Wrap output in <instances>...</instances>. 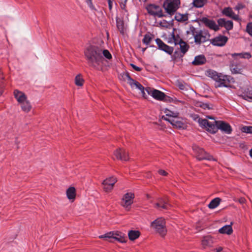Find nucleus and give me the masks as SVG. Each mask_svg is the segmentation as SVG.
I'll return each mask as SVG.
<instances>
[{
  "mask_svg": "<svg viewBox=\"0 0 252 252\" xmlns=\"http://www.w3.org/2000/svg\"><path fill=\"white\" fill-rule=\"evenodd\" d=\"M117 27L119 29H120V27L121 26H122V23H120L118 20H117Z\"/></svg>",
  "mask_w": 252,
  "mask_h": 252,
  "instance_id": "obj_56",
  "label": "nucleus"
},
{
  "mask_svg": "<svg viewBox=\"0 0 252 252\" xmlns=\"http://www.w3.org/2000/svg\"><path fill=\"white\" fill-rule=\"evenodd\" d=\"M109 6V9L110 10L112 9V1L111 0H107Z\"/></svg>",
  "mask_w": 252,
  "mask_h": 252,
  "instance_id": "obj_51",
  "label": "nucleus"
},
{
  "mask_svg": "<svg viewBox=\"0 0 252 252\" xmlns=\"http://www.w3.org/2000/svg\"><path fill=\"white\" fill-rule=\"evenodd\" d=\"M19 104L20 105L22 110L24 112L28 113L30 111L32 106L30 101L28 100L27 98Z\"/></svg>",
  "mask_w": 252,
  "mask_h": 252,
  "instance_id": "obj_24",
  "label": "nucleus"
},
{
  "mask_svg": "<svg viewBox=\"0 0 252 252\" xmlns=\"http://www.w3.org/2000/svg\"><path fill=\"white\" fill-rule=\"evenodd\" d=\"M148 13L151 15L157 16L159 18L164 16L160 7L154 4H148L146 7Z\"/></svg>",
  "mask_w": 252,
  "mask_h": 252,
  "instance_id": "obj_8",
  "label": "nucleus"
},
{
  "mask_svg": "<svg viewBox=\"0 0 252 252\" xmlns=\"http://www.w3.org/2000/svg\"><path fill=\"white\" fill-rule=\"evenodd\" d=\"M75 83L77 86H81L84 83V80L80 75H77L75 78Z\"/></svg>",
  "mask_w": 252,
  "mask_h": 252,
  "instance_id": "obj_37",
  "label": "nucleus"
},
{
  "mask_svg": "<svg viewBox=\"0 0 252 252\" xmlns=\"http://www.w3.org/2000/svg\"><path fill=\"white\" fill-rule=\"evenodd\" d=\"M67 198L70 200H74L76 196V190L74 187H70L66 190Z\"/></svg>",
  "mask_w": 252,
  "mask_h": 252,
  "instance_id": "obj_28",
  "label": "nucleus"
},
{
  "mask_svg": "<svg viewBox=\"0 0 252 252\" xmlns=\"http://www.w3.org/2000/svg\"><path fill=\"white\" fill-rule=\"evenodd\" d=\"M106 240H108L111 242H114L115 241H118L119 242L123 243H125L127 241V237H103Z\"/></svg>",
  "mask_w": 252,
  "mask_h": 252,
  "instance_id": "obj_31",
  "label": "nucleus"
},
{
  "mask_svg": "<svg viewBox=\"0 0 252 252\" xmlns=\"http://www.w3.org/2000/svg\"><path fill=\"white\" fill-rule=\"evenodd\" d=\"M102 55L105 58L108 60H110L112 59V55L110 52L106 49L103 50L101 49Z\"/></svg>",
  "mask_w": 252,
  "mask_h": 252,
  "instance_id": "obj_40",
  "label": "nucleus"
},
{
  "mask_svg": "<svg viewBox=\"0 0 252 252\" xmlns=\"http://www.w3.org/2000/svg\"><path fill=\"white\" fill-rule=\"evenodd\" d=\"M221 201V199L219 197H216L211 200L210 203L208 205L209 208L213 209L218 207Z\"/></svg>",
  "mask_w": 252,
  "mask_h": 252,
  "instance_id": "obj_30",
  "label": "nucleus"
},
{
  "mask_svg": "<svg viewBox=\"0 0 252 252\" xmlns=\"http://www.w3.org/2000/svg\"><path fill=\"white\" fill-rule=\"evenodd\" d=\"M158 173L162 176H167L168 173L164 170L160 169L158 171Z\"/></svg>",
  "mask_w": 252,
  "mask_h": 252,
  "instance_id": "obj_50",
  "label": "nucleus"
},
{
  "mask_svg": "<svg viewBox=\"0 0 252 252\" xmlns=\"http://www.w3.org/2000/svg\"><path fill=\"white\" fill-rule=\"evenodd\" d=\"M240 96L249 102H252V88H248Z\"/></svg>",
  "mask_w": 252,
  "mask_h": 252,
  "instance_id": "obj_25",
  "label": "nucleus"
},
{
  "mask_svg": "<svg viewBox=\"0 0 252 252\" xmlns=\"http://www.w3.org/2000/svg\"><path fill=\"white\" fill-rule=\"evenodd\" d=\"M241 130L243 132L252 134V126H244Z\"/></svg>",
  "mask_w": 252,
  "mask_h": 252,
  "instance_id": "obj_43",
  "label": "nucleus"
},
{
  "mask_svg": "<svg viewBox=\"0 0 252 252\" xmlns=\"http://www.w3.org/2000/svg\"><path fill=\"white\" fill-rule=\"evenodd\" d=\"M156 41L160 50L164 51L169 55H171L173 53V47L165 44L160 39L157 38L156 39Z\"/></svg>",
  "mask_w": 252,
  "mask_h": 252,
  "instance_id": "obj_16",
  "label": "nucleus"
},
{
  "mask_svg": "<svg viewBox=\"0 0 252 252\" xmlns=\"http://www.w3.org/2000/svg\"><path fill=\"white\" fill-rule=\"evenodd\" d=\"M235 56H239L241 58L248 59H250L252 57L250 53H249L248 52H245V53H235L233 55V57H234Z\"/></svg>",
  "mask_w": 252,
  "mask_h": 252,
  "instance_id": "obj_39",
  "label": "nucleus"
},
{
  "mask_svg": "<svg viewBox=\"0 0 252 252\" xmlns=\"http://www.w3.org/2000/svg\"><path fill=\"white\" fill-rule=\"evenodd\" d=\"M201 22L203 23L205 26L209 28L211 30L218 31L219 30V26L217 25L216 22L213 20L209 19L206 17H202L200 19Z\"/></svg>",
  "mask_w": 252,
  "mask_h": 252,
  "instance_id": "obj_14",
  "label": "nucleus"
},
{
  "mask_svg": "<svg viewBox=\"0 0 252 252\" xmlns=\"http://www.w3.org/2000/svg\"><path fill=\"white\" fill-rule=\"evenodd\" d=\"M129 240L131 241H134L138 237H128Z\"/></svg>",
  "mask_w": 252,
  "mask_h": 252,
  "instance_id": "obj_57",
  "label": "nucleus"
},
{
  "mask_svg": "<svg viewBox=\"0 0 252 252\" xmlns=\"http://www.w3.org/2000/svg\"><path fill=\"white\" fill-rule=\"evenodd\" d=\"M176 20L179 22H185L188 20V14H182L180 13H176L175 16Z\"/></svg>",
  "mask_w": 252,
  "mask_h": 252,
  "instance_id": "obj_33",
  "label": "nucleus"
},
{
  "mask_svg": "<svg viewBox=\"0 0 252 252\" xmlns=\"http://www.w3.org/2000/svg\"><path fill=\"white\" fill-rule=\"evenodd\" d=\"M246 201V199L245 198H243V197H241L239 199V202L241 203V204H244L245 203Z\"/></svg>",
  "mask_w": 252,
  "mask_h": 252,
  "instance_id": "obj_52",
  "label": "nucleus"
},
{
  "mask_svg": "<svg viewBox=\"0 0 252 252\" xmlns=\"http://www.w3.org/2000/svg\"><path fill=\"white\" fill-rule=\"evenodd\" d=\"M190 30L196 44L200 45L202 43L209 40L210 35L207 31L196 30L193 27L190 28Z\"/></svg>",
  "mask_w": 252,
  "mask_h": 252,
  "instance_id": "obj_3",
  "label": "nucleus"
},
{
  "mask_svg": "<svg viewBox=\"0 0 252 252\" xmlns=\"http://www.w3.org/2000/svg\"><path fill=\"white\" fill-rule=\"evenodd\" d=\"M207 118L209 119L213 120L214 121L215 120V119L212 116H208Z\"/></svg>",
  "mask_w": 252,
  "mask_h": 252,
  "instance_id": "obj_58",
  "label": "nucleus"
},
{
  "mask_svg": "<svg viewBox=\"0 0 252 252\" xmlns=\"http://www.w3.org/2000/svg\"><path fill=\"white\" fill-rule=\"evenodd\" d=\"M195 106L202 108L204 109H210L211 108L208 104L201 101H196L195 102Z\"/></svg>",
  "mask_w": 252,
  "mask_h": 252,
  "instance_id": "obj_38",
  "label": "nucleus"
},
{
  "mask_svg": "<svg viewBox=\"0 0 252 252\" xmlns=\"http://www.w3.org/2000/svg\"><path fill=\"white\" fill-rule=\"evenodd\" d=\"M126 76L127 80V83L131 86V87L140 90L143 96L146 98L144 87L140 83L132 79L128 74H126Z\"/></svg>",
  "mask_w": 252,
  "mask_h": 252,
  "instance_id": "obj_10",
  "label": "nucleus"
},
{
  "mask_svg": "<svg viewBox=\"0 0 252 252\" xmlns=\"http://www.w3.org/2000/svg\"><path fill=\"white\" fill-rule=\"evenodd\" d=\"M179 45H180L181 53L182 54V55H181V56L183 57L186 54V53L188 51V50L189 48V46L186 42H185L184 41L180 42V43L179 44Z\"/></svg>",
  "mask_w": 252,
  "mask_h": 252,
  "instance_id": "obj_32",
  "label": "nucleus"
},
{
  "mask_svg": "<svg viewBox=\"0 0 252 252\" xmlns=\"http://www.w3.org/2000/svg\"><path fill=\"white\" fill-rule=\"evenodd\" d=\"M219 232L222 234L230 235L233 232L231 225H226L219 230Z\"/></svg>",
  "mask_w": 252,
  "mask_h": 252,
  "instance_id": "obj_26",
  "label": "nucleus"
},
{
  "mask_svg": "<svg viewBox=\"0 0 252 252\" xmlns=\"http://www.w3.org/2000/svg\"><path fill=\"white\" fill-rule=\"evenodd\" d=\"M162 119L169 122L174 127L181 129L186 127L185 123L178 117L168 118L164 116H162Z\"/></svg>",
  "mask_w": 252,
  "mask_h": 252,
  "instance_id": "obj_11",
  "label": "nucleus"
},
{
  "mask_svg": "<svg viewBox=\"0 0 252 252\" xmlns=\"http://www.w3.org/2000/svg\"><path fill=\"white\" fill-rule=\"evenodd\" d=\"M130 66L137 71H140L142 70V68L141 67H138L134 65V64L131 63Z\"/></svg>",
  "mask_w": 252,
  "mask_h": 252,
  "instance_id": "obj_48",
  "label": "nucleus"
},
{
  "mask_svg": "<svg viewBox=\"0 0 252 252\" xmlns=\"http://www.w3.org/2000/svg\"><path fill=\"white\" fill-rule=\"evenodd\" d=\"M169 205L168 199L167 197L159 198L158 202L156 204V207L164 209H167Z\"/></svg>",
  "mask_w": 252,
  "mask_h": 252,
  "instance_id": "obj_21",
  "label": "nucleus"
},
{
  "mask_svg": "<svg viewBox=\"0 0 252 252\" xmlns=\"http://www.w3.org/2000/svg\"><path fill=\"white\" fill-rule=\"evenodd\" d=\"M247 32L252 36V23H249L247 26Z\"/></svg>",
  "mask_w": 252,
  "mask_h": 252,
  "instance_id": "obj_47",
  "label": "nucleus"
},
{
  "mask_svg": "<svg viewBox=\"0 0 252 252\" xmlns=\"http://www.w3.org/2000/svg\"><path fill=\"white\" fill-rule=\"evenodd\" d=\"M244 7V5L242 3H238L235 7V9L237 10H240Z\"/></svg>",
  "mask_w": 252,
  "mask_h": 252,
  "instance_id": "obj_49",
  "label": "nucleus"
},
{
  "mask_svg": "<svg viewBox=\"0 0 252 252\" xmlns=\"http://www.w3.org/2000/svg\"><path fill=\"white\" fill-rule=\"evenodd\" d=\"M85 1L91 10H95V7L93 3V0H85Z\"/></svg>",
  "mask_w": 252,
  "mask_h": 252,
  "instance_id": "obj_46",
  "label": "nucleus"
},
{
  "mask_svg": "<svg viewBox=\"0 0 252 252\" xmlns=\"http://www.w3.org/2000/svg\"><path fill=\"white\" fill-rule=\"evenodd\" d=\"M215 123L217 125L218 129H220L227 134L231 133L232 128L229 124L220 121H216Z\"/></svg>",
  "mask_w": 252,
  "mask_h": 252,
  "instance_id": "obj_18",
  "label": "nucleus"
},
{
  "mask_svg": "<svg viewBox=\"0 0 252 252\" xmlns=\"http://www.w3.org/2000/svg\"><path fill=\"white\" fill-rule=\"evenodd\" d=\"M145 90L149 94L151 95L154 98L157 100H162L166 96L164 93L149 87L146 88Z\"/></svg>",
  "mask_w": 252,
  "mask_h": 252,
  "instance_id": "obj_12",
  "label": "nucleus"
},
{
  "mask_svg": "<svg viewBox=\"0 0 252 252\" xmlns=\"http://www.w3.org/2000/svg\"><path fill=\"white\" fill-rule=\"evenodd\" d=\"M231 70L233 74H241L242 72V69L237 65H232Z\"/></svg>",
  "mask_w": 252,
  "mask_h": 252,
  "instance_id": "obj_36",
  "label": "nucleus"
},
{
  "mask_svg": "<svg viewBox=\"0 0 252 252\" xmlns=\"http://www.w3.org/2000/svg\"><path fill=\"white\" fill-rule=\"evenodd\" d=\"M166 116H168L169 118H174L178 117V113L174 112L170 110H167L165 111Z\"/></svg>",
  "mask_w": 252,
  "mask_h": 252,
  "instance_id": "obj_41",
  "label": "nucleus"
},
{
  "mask_svg": "<svg viewBox=\"0 0 252 252\" xmlns=\"http://www.w3.org/2000/svg\"><path fill=\"white\" fill-rule=\"evenodd\" d=\"M124 0V3H122L121 5V8L122 9H124L126 6V2L127 0Z\"/></svg>",
  "mask_w": 252,
  "mask_h": 252,
  "instance_id": "obj_53",
  "label": "nucleus"
},
{
  "mask_svg": "<svg viewBox=\"0 0 252 252\" xmlns=\"http://www.w3.org/2000/svg\"><path fill=\"white\" fill-rule=\"evenodd\" d=\"M180 5V0H166L163 6L168 14L172 15L179 8Z\"/></svg>",
  "mask_w": 252,
  "mask_h": 252,
  "instance_id": "obj_4",
  "label": "nucleus"
},
{
  "mask_svg": "<svg viewBox=\"0 0 252 252\" xmlns=\"http://www.w3.org/2000/svg\"><path fill=\"white\" fill-rule=\"evenodd\" d=\"M172 36L174 41V43L175 45L179 44L180 42L183 41L178 35H175L174 33H173Z\"/></svg>",
  "mask_w": 252,
  "mask_h": 252,
  "instance_id": "obj_42",
  "label": "nucleus"
},
{
  "mask_svg": "<svg viewBox=\"0 0 252 252\" xmlns=\"http://www.w3.org/2000/svg\"><path fill=\"white\" fill-rule=\"evenodd\" d=\"M213 243L212 237H203L201 244L204 248L211 247Z\"/></svg>",
  "mask_w": 252,
  "mask_h": 252,
  "instance_id": "obj_27",
  "label": "nucleus"
},
{
  "mask_svg": "<svg viewBox=\"0 0 252 252\" xmlns=\"http://www.w3.org/2000/svg\"><path fill=\"white\" fill-rule=\"evenodd\" d=\"M85 57L88 64L97 70L100 69L103 63L101 48L94 45H90L84 50Z\"/></svg>",
  "mask_w": 252,
  "mask_h": 252,
  "instance_id": "obj_1",
  "label": "nucleus"
},
{
  "mask_svg": "<svg viewBox=\"0 0 252 252\" xmlns=\"http://www.w3.org/2000/svg\"><path fill=\"white\" fill-rule=\"evenodd\" d=\"M114 155L118 159L124 161H127L128 159L127 153L123 149L119 148L116 149L114 152Z\"/></svg>",
  "mask_w": 252,
  "mask_h": 252,
  "instance_id": "obj_17",
  "label": "nucleus"
},
{
  "mask_svg": "<svg viewBox=\"0 0 252 252\" xmlns=\"http://www.w3.org/2000/svg\"><path fill=\"white\" fill-rule=\"evenodd\" d=\"M152 36L153 35L149 33H146L142 39L143 43L146 45H149L153 39Z\"/></svg>",
  "mask_w": 252,
  "mask_h": 252,
  "instance_id": "obj_35",
  "label": "nucleus"
},
{
  "mask_svg": "<svg viewBox=\"0 0 252 252\" xmlns=\"http://www.w3.org/2000/svg\"><path fill=\"white\" fill-rule=\"evenodd\" d=\"M206 62V59L205 56L203 55H200L194 58L192 63L194 65H200L204 64Z\"/></svg>",
  "mask_w": 252,
  "mask_h": 252,
  "instance_id": "obj_23",
  "label": "nucleus"
},
{
  "mask_svg": "<svg viewBox=\"0 0 252 252\" xmlns=\"http://www.w3.org/2000/svg\"><path fill=\"white\" fill-rule=\"evenodd\" d=\"M222 250V247H219L218 248H216L215 249V251H216V252H220Z\"/></svg>",
  "mask_w": 252,
  "mask_h": 252,
  "instance_id": "obj_54",
  "label": "nucleus"
},
{
  "mask_svg": "<svg viewBox=\"0 0 252 252\" xmlns=\"http://www.w3.org/2000/svg\"><path fill=\"white\" fill-rule=\"evenodd\" d=\"M179 87L181 90H184L185 88V86L183 84H179Z\"/></svg>",
  "mask_w": 252,
  "mask_h": 252,
  "instance_id": "obj_55",
  "label": "nucleus"
},
{
  "mask_svg": "<svg viewBox=\"0 0 252 252\" xmlns=\"http://www.w3.org/2000/svg\"><path fill=\"white\" fill-rule=\"evenodd\" d=\"M222 13L226 16L233 19L235 21L239 20V16L234 13L232 9L230 7H225L222 11Z\"/></svg>",
  "mask_w": 252,
  "mask_h": 252,
  "instance_id": "obj_19",
  "label": "nucleus"
},
{
  "mask_svg": "<svg viewBox=\"0 0 252 252\" xmlns=\"http://www.w3.org/2000/svg\"><path fill=\"white\" fill-rule=\"evenodd\" d=\"M126 234L119 231H112L99 236H125Z\"/></svg>",
  "mask_w": 252,
  "mask_h": 252,
  "instance_id": "obj_29",
  "label": "nucleus"
},
{
  "mask_svg": "<svg viewBox=\"0 0 252 252\" xmlns=\"http://www.w3.org/2000/svg\"><path fill=\"white\" fill-rule=\"evenodd\" d=\"M207 2V0H194L193 5L197 8L203 7Z\"/></svg>",
  "mask_w": 252,
  "mask_h": 252,
  "instance_id": "obj_34",
  "label": "nucleus"
},
{
  "mask_svg": "<svg viewBox=\"0 0 252 252\" xmlns=\"http://www.w3.org/2000/svg\"><path fill=\"white\" fill-rule=\"evenodd\" d=\"M151 227L160 234L164 235L166 231L165 220L159 218L151 222Z\"/></svg>",
  "mask_w": 252,
  "mask_h": 252,
  "instance_id": "obj_5",
  "label": "nucleus"
},
{
  "mask_svg": "<svg viewBox=\"0 0 252 252\" xmlns=\"http://www.w3.org/2000/svg\"><path fill=\"white\" fill-rule=\"evenodd\" d=\"M228 40V38L223 35L216 37L211 40V43L214 46H223Z\"/></svg>",
  "mask_w": 252,
  "mask_h": 252,
  "instance_id": "obj_15",
  "label": "nucleus"
},
{
  "mask_svg": "<svg viewBox=\"0 0 252 252\" xmlns=\"http://www.w3.org/2000/svg\"><path fill=\"white\" fill-rule=\"evenodd\" d=\"M13 94L18 104L22 102V101L25 100V99L27 98V96L23 92L18 90H14Z\"/></svg>",
  "mask_w": 252,
  "mask_h": 252,
  "instance_id": "obj_22",
  "label": "nucleus"
},
{
  "mask_svg": "<svg viewBox=\"0 0 252 252\" xmlns=\"http://www.w3.org/2000/svg\"><path fill=\"white\" fill-rule=\"evenodd\" d=\"M207 75L209 77L212 78L213 80L216 81L215 84L216 87H227L229 81V77L227 75H224L221 73H218L216 71L213 70H209L207 71Z\"/></svg>",
  "mask_w": 252,
  "mask_h": 252,
  "instance_id": "obj_2",
  "label": "nucleus"
},
{
  "mask_svg": "<svg viewBox=\"0 0 252 252\" xmlns=\"http://www.w3.org/2000/svg\"><path fill=\"white\" fill-rule=\"evenodd\" d=\"M134 195L131 192L126 193L121 201V205L127 211L129 210L131 205L133 203Z\"/></svg>",
  "mask_w": 252,
  "mask_h": 252,
  "instance_id": "obj_9",
  "label": "nucleus"
},
{
  "mask_svg": "<svg viewBox=\"0 0 252 252\" xmlns=\"http://www.w3.org/2000/svg\"><path fill=\"white\" fill-rule=\"evenodd\" d=\"M216 120L211 122H209L207 119H199V123L200 126L207 129V130L212 133H216L218 130V127L216 123H215Z\"/></svg>",
  "mask_w": 252,
  "mask_h": 252,
  "instance_id": "obj_7",
  "label": "nucleus"
},
{
  "mask_svg": "<svg viewBox=\"0 0 252 252\" xmlns=\"http://www.w3.org/2000/svg\"><path fill=\"white\" fill-rule=\"evenodd\" d=\"M3 76L0 71V95H1L3 92Z\"/></svg>",
  "mask_w": 252,
  "mask_h": 252,
  "instance_id": "obj_45",
  "label": "nucleus"
},
{
  "mask_svg": "<svg viewBox=\"0 0 252 252\" xmlns=\"http://www.w3.org/2000/svg\"><path fill=\"white\" fill-rule=\"evenodd\" d=\"M219 26L220 27H224L227 30H230L232 29L233 24L231 21H226L224 18H220L218 20Z\"/></svg>",
  "mask_w": 252,
  "mask_h": 252,
  "instance_id": "obj_20",
  "label": "nucleus"
},
{
  "mask_svg": "<svg viewBox=\"0 0 252 252\" xmlns=\"http://www.w3.org/2000/svg\"><path fill=\"white\" fill-rule=\"evenodd\" d=\"M250 17L252 19V14L250 15Z\"/></svg>",
  "mask_w": 252,
  "mask_h": 252,
  "instance_id": "obj_61",
  "label": "nucleus"
},
{
  "mask_svg": "<svg viewBox=\"0 0 252 252\" xmlns=\"http://www.w3.org/2000/svg\"><path fill=\"white\" fill-rule=\"evenodd\" d=\"M117 181L116 178L114 177H110L104 180L102 183L104 190L106 192L110 191L113 188L114 184Z\"/></svg>",
  "mask_w": 252,
  "mask_h": 252,
  "instance_id": "obj_13",
  "label": "nucleus"
},
{
  "mask_svg": "<svg viewBox=\"0 0 252 252\" xmlns=\"http://www.w3.org/2000/svg\"><path fill=\"white\" fill-rule=\"evenodd\" d=\"M250 156L251 158H252V149L250 151Z\"/></svg>",
  "mask_w": 252,
  "mask_h": 252,
  "instance_id": "obj_59",
  "label": "nucleus"
},
{
  "mask_svg": "<svg viewBox=\"0 0 252 252\" xmlns=\"http://www.w3.org/2000/svg\"><path fill=\"white\" fill-rule=\"evenodd\" d=\"M192 149L196 155V158L199 160L207 159L209 160H215L213 157L206 153L204 150L197 146L194 145Z\"/></svg>",
  "mask_w": 252,
  "mask_h": 252,
  "instance_id": "obj_6",
  "label": "nucleus"
},
{
  "mask_svg": "<svg viewBox=\"0 0 252 252\" xmlns=\"http://www.w3.org/2000/svg\"><path fill=\"white\" fill-rule=\"evenodd\" d=\"M112 182V180H109V183Z\"/></svg>",
  "mask_w": 252,
  "mask_h": 252,
  "instance_id": "obj_62",
  "label": "nucleus"
},
{
  "mask_svg": "<svg viewBox=\"0 0 252 252\" xmlns=\"http://www.w3.org/2000/svg\"><path fill=\"white\" fill-rule=\"evenodd\" d=\"M141 235V233L138 230H130L128 232L127 236H140Z\"/></svg>",
  "mask_w": 252,
  "mask_h": 252,
  "instance_id": "obj_44",
  "label": "nucleus"
},
{
  "mask_svg": "<svg viewBox=\"0 0 252 252\" xmlns=\"http://www.w3.org/2000/svg\"><path fill=\"white\" fill-rule=\"evenodd\" d=\"M146 48H143L142 49V51L143 53H144L145 51V50H146Z\"/></svg>",
  "mask_w": 252,
  "mask_h": 252,
  "instance_id": "obj_60",
  "label": "nucleus"
}]
</instances>
